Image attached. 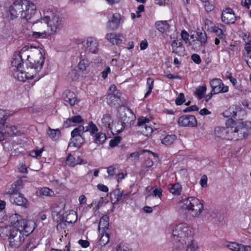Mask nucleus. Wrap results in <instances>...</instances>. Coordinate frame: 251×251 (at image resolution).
I'll return each mask as SVG.
<instances>
[{
	"instance_id": "obj_1",
	"label": "nucleus",
	"mask_w": 251,
	"mask_h": 251,
	"mask_svg": "<svg viewBox=\"0 0 251 251\" xmlns=\"http://www.w3.org/2000/svg\"><path fill=\"white\" fill-rule=\"evenodd\" d=\"M32 47H23L20 51L15 53L11 61V71L14 76L20 81L36 77L40 78L43 75H38L45 62V58L41 51L34 48L36 51L31 53Z\"/></svg>"
},
{
	"instance_id": "obj_2",
	"label": "nucleus",
	"mask_w": 251,
	"mask_h": 251,
	"mask_svg": "<svg viewBox=\"0 0 251 251\" xmlns=\"http://www.w3.org/2000/svg\"><path fill=\"white\" fill-rule=\"evenodd\" d=\"M168 231L172 233V238L174 240L180 242L182 245L192 241V228L186 224L181 223L176 226H170Z\"/></svg>"
},
{
	"instance_id": "obj_3",
	"label": "nucleus",
	"mask_w": 251,
	"mask_h": 251,
	"mask_svg": "<svg viewBox=\"0 0 251 251\" xmlns=\"http://www.w3.org/2000/svg\"><path fill=\"white\" fill-rule=\"evenodd\" d=\"M180 207L190 211L194 217H198L204 210L202 202L195 197H185L179 202Z\"/></svg>"
},
{
	"instance_id": "obj_4",
	"label": "nucleus",
	"mask_w": 251,
	"mask_h": 251,
	"mask_svg": "<svg viewBox=\"0 0 251 251\" xmlns=\"http://www.w3.org/2000/svg\"><path fill=\"white\" fill-rule=\"evenodd\" d=\"M226 127L218 126L215 128V134L219 138L228 140H238L236 128L234 126V121L232 119L226 120Z\"/></svg>"
},
{
	"instance_id": "obj_5",
	"label": "nucleus",
	"mask_w": 251,
	"mask_h": 251,
	"mask_svg": "<svg viewBox=\"0 0 251 251\" xmlns=\"http://www.w3.org/2000/svg\"><path fill=\"white\" fill-rule=\"evenodd\" d=\"M118 113L119 120L121 123L120 125L121 127L120 129L115 131L116 134L120 133L126 126L133 125L135 120V116L132 111L125 106H119Z\"/></svg>"
},
{
	"instance_id": "obj_6",
	"label": "nucleus",
	"mask_w": 251,
	"mask_h": 251,
	"mask_svg": "<svg viewBox=\"0 0 251 251\" xmlns=\"http://www.w3.org/2000/svg\"><path fill=\"white\" fill-rule=\"evenodd\" d=\"M42 20L50 29L52 33H55L62 28L63 25V18L56 12H48Z\"/></svg>"
},
{
	"instance_id": "obj_7",
	"label": "nucleus",
	"mask_w": 251,
	"mask_h": 251,
	"mask_svg": "<svg viewBox=\"0 0 251 251\" xmlns=\"http://www.w3.org/2000/svg\"><path fill=\"white\" fill-rule=\"evenodd\" d=\"M22 3L23 9L21 18L26 21L29 20L36 13V6L33 2L28 0H23Z\"/></svg>"
},
{
	"instance_id": "obj_8",
	"label": "nucleus",
	"mask_w": 251,
	"mask_h": 251,
	"mask_svg": "<svg viewBox=\"0 0 251 251\" xmlns=\"http://www.w3.org/2000/svg\"><path fill=\"white\" fill-rule=\"evenodd\" d=\"M25 236L23 232L20 229H12L10 230L9 243L12 248H18L25 240Z\"/></svg>"
},
{
	"instance_id": "obj_9",
	"label": "nucleus",
	"mask_w": 251,
	"mask_h": 251,
	"mask_svg": "<svg viewBox=\"0 0 251 251\" xmlns=\"http://www.w3.org/2000/svg\"><path fill=\"white\" fill-rule=\"evenodd\" d=\"M234 126L236 128V134L238 135V140L246 138L249 135V129L251 130V122H242L237 124L234 122Z\"/></svg>"
},
{
	"instance_id": "obj_10",
	"label": "nucleus",
	"mask_w": 251,
	"mask_h": 251,
	"mask_svg": "<svg viewBox=\"0 0 251 251\" xmlns=\"http://www.w3.org/2000/svg\"><path fill=\"white\" fill-rule=\"evenodd\" d=\"M18 223L19 226H15L13 229H20L25 236L31 233L35 228V223L33 221H26L21 218Z\"/></svg>"
},
{
	"instance_id": "obj_11",
	"label": "nucleus",
	"mask_w": 251,
	"mask_h": 251,
	"mask_svg": "<svg viewBox=\"0 0 251 251\" xmlns=\"http://www.w3.org/2000/svg\"><path fill=\"white\" fill-rule=\"evenodd\" d=\"M8 194L9 195L10 201L12 203L24 207H26L28 205L27 199L22 194L11 191H8Z\"/></svg>"
},
{
	"instance_id": "obj_12",
	"label": "nucleus",
	"mask_w": 251,
	"mask_h": 251,
	"mask_svg": "<svg viewBox=\"0 0 251 251\" xmlns=\"http://www.w3.org/2000/svg\"><path fill=\"white\" fill-rule=\"evenodd\" d=\"M210 85L214 95L226 93L228 91V87L227 86H225L222 80L219 78H214L211 80Z\"/></svg>"
},
{
	"instance_id": "obj_13",
	"label": "nucleus",
	"mask_w": 251,
	"mask_h": 251,
	"mask_svg": "<svg viewBox=\"0 0 251 251\" xmlns=\"http://www.w3.org/2000/svg\"><path fill=\"white\" fill-rule=\"evenodd\" d=\"M177 122L179 126H181L195 127L197 125L196 117L191 115H182L178 118Z\"/></svg>"
},
{
	"instance_id": "obj_14",
	"label": "nucleus",
	"mask_w": 251,
	"mask_h": 251,
	"mask_svg": "<svg viewBox=\"0 0 251 251\" xmlns=\"http://www.w3.org/2000/svg\"><path fill=\"white\" fill-rule=\"evenodd\" d=\"M23 0H16L11 6L9 10L11 19H14L22 14L23 11Z\"/></svg>"
},
{
	"instance_id": "obj_15",
	"label": "nucleus",
	"mask_w": 251,
	"mask_h": 251,
	"mask_svg": "<svg viewBox=\"0 0 251 251\" xmlns=\"http://www.w3.org/2000/svg\"><path fill=\"white\" fill-rule=\"evenodd\" d=\"M99 50V43L93 37H88L86 39L85 51L86 52L97 53Z\"/></svg>"
},
{
	"instance_id": "obj_16",
	"label": "nucleus",
	"mask_w": 251,
	"mask_h": 251,
	"mask_svg": "<svg viewBox=\"0 0 251 251\" xmlns=\"http://www.w3.org/2000/svg\"><path fill=\"white\" fill-rule=\"evenodd\" d=\"M222 21L226 24H233L236 21V17L233 11L230 8H226L222 13Z\"/></svg>"
},
{
	"instance_id": "obj_17",
	"label": "nucleus",
	"mask_w": 251,
	"mask_h": 251,
	"mask_svg": "<svg viewBox=\"0 0 251 251\" xmlns=\"http://www.w3.org/2000/svg\"><path fill=\"white\" fill-rule=\"evenodd\" d=\"M65 203L64 201H58L54 203L51 207V214L53 216H57L59 219L64 214Z\"/></svg>"
},
{
	"instance_id": "obj_18",
	"label": "nucleus",
	"mask_w": 251,
	"mask_h": 251,
	"mask_svg": "<svg viewBox=\"0 0 251 251\" xmlns=\"http://www.w3.org/2000/svg\"><path fill=\"white\" fill-rule=\"evenodd\" d=\"M121 15L117 13L114 14L110 20H109L107 27L110 30H116L119 26L120 21H121Z\"/></svg>"
},
{
	"instance_id": "obj_19",
	"label": "nucleus",
	"mask_w": 251,
	"mask_h": 251,
	"mask_svg": "<svg viewBox=\"0 0 251 251\" xmlns=\"http://www.w3.org/2000/svg\"><path fill=\"white\" fill-rule=\"evenodd\" d=\"M83 121L82 117L79 115L73 116L66 119L63 124V126L65 128L75 126L76 124L81 123Z\"/></svg>"
},
{
	"instance_id": "obj_20",
	"label": "nucleus",
	"mask_w": 251,
	"mask_h": 251,
	"mask_svg": "<svg viewBox=\"0 0 251 251\" xmlns=\"http://www.w3.org/2000/svg\"><path fill=\"white\" fill-rule=\"evenodd\" d=\"M105 39L113 45H118L122 43L123 37L121 34L110 33L106 34Z\"/></svg>"
},
{
	"instance_id": "obj_21",
	"label": "nucleus",
	"mask_w": 251,
	"mask_h": 251,
	"mask_svg": "<svg viewBox=\"0 0 251 251\" xmlns=\"http://www.w3.org/2000/svg\"><path fill=\"white\" fill-rule=\"evenodd\" d=\"M227 247L232 251H250L251 246L240 244L235 242H230L226 245Z\"/></svg>"
},
{
	"instance_id": "obj_22",
	"label": "nucleus",
	"mask_w": 251,
	"mask_h": 251,
	"mask_svg": "<svg viewBox=\"0 0 251 251\" xmlns=\"http://www.w3.org/2000/svg\"><path fill=\"white\" fill-rule=\"evenodd\" d=\"M244 113V111L241 110L239 107H229L227 110L224 113V114L225 116H227V117L229 116V117H231L232 118H236V117H238V119L239 120L240 117H239V115H240V114Z\"/></svg>"
},
{
	"instance_id": "obj_23",
	"label": "nucleus",
	"mask_w": 251,
	"mask_h": 251,
	"mask_svg": "<svg viewBox=\"0 0 251 251\" xmlns=\"http://www.w3.org/2000/svg\"><path fill=\"white\" fill-rule=\"evenodd\" d=\"M104 233H102L101 234V236L99 239L98 242V245L100 247L104 246L106 244H107L109 241V234L108 233L104 232ZM100 248L99 247L96 246L93 249V251H100Z\"/></svg>"
},
{
	"instance_id": "obj_24",
	"label": "nucleus",
	"mask_w": 251,
	"mask_h": 251,
	"mask_svg": "<svg viewBox=\"0 0 251 251\" xmlns=\"http://www.w3.org/2000/svg\"><path fill=\"white\" fill-rule=\"evenodd\" d=\"M64 99L71 106L74 105L76 101V96L74 92L70 90L65 91L64 93Z\"/></svg>"
},
{
	"instance_id": "obj_25",
	"label": "nucleus",
	"mask_w": 251,
	"mask_h": 251,
	"mask_svg": "<svg viewBox=\"0 0 251 251\" xmlns=\"http://www.w3.org/2000/svg\"><path fill=\"white\" fill-rule=\"evenodd\" d=\"M160 137L161 143L166 146L172 144L176 139V136L174 134H166L165 132Z\"/></svg>"
},
{
	"instance_id": "obj_26",
	"label": "nucleus",
	"mask_w": 251,
	"mask_h": 251,
	"mask_svg": "<svg viewBox=\"0 0 251 251\" xmlns=\"http://www.w3.org/2000/svg\"><path fill=\"white\" fill-rule=\"evenodd\" d=\"M244 49L246 51V54L243 53L245 61L251 68V40L245 44Z\"/></svg>"
},
{
	"instance_id": "obj_27",
	"label": "nucleus",
	"mask_w": 251,
	"mask_h": 251,
	"mask_svg": "<svg viewBox=\"0 0 251 251\" xmlns=\"http://www.w3.org/2000/svg\"><path fill=\"white\" fill-rule=\"evenodd\" d=\"M83 162L80 157L78 156L75 158L73 155L70 154L67 157L66 163L71 167H75L78 164H80Z\"/></svg>"
},
{
	"instance_id": "obj_28",
	"label": "nucleus",
	"mask_w": 251,
	"mask_h": 251,
	"mask_svg": "<svg viewBox=\"0 0 251 251\" xmlns=\"http://www.w3.org/2000/svg\"><path fill=\"white\" fill-rule=\"evenodd\" d=\"M77 215L75 212L73 210H70L66 212V215L61 217V219H65L66 222L69 224H73L75 223L77 220Z\"/></svg>"
},
{
	"instance_id": "obj_29",
	"label": "nucleus",
	"mask_w": 251,
	"mask_h": 251,
	"mask_svg": "<svg viewBox=\"0 0 251 251\" xmlns=\"http://www.w3.org/2000/svg\"><path fill=\"white\" fill-rule=\"evenodd\" d=\"M155 27L161 33L169 31L170 26L167 21H157L155 23Z\"/></svg>"
},
{
	"instance_id": "obj_30",
	"label": "nucleus",
	"mask_w": 251,
	"mask_h": 251,
	"mask_svg": "<svg viewBox=\"0 0 251 251\" xmlns=\"http://www.w3.org/2000/svg\"><path fill=\"white\" fill-rule=\"evenodd\" d=\"M121 96V94L119 92L108 94L106 98L108 104L111 106L115 105L120 101Z\"/></svg>"
},
{
	"instance_id": "obj_31",
	"label": "nucleus",
	"mask_w": 251,
	"mask_h": 251,
	"mask_svg": "<svg viewBox=\"0 0 251 251\" xmlns=\"http://www.w3.org/2000/svg\"><path fill=\"white\" fill-rule=\"evenodd\" d=\"M207 30L211 32L214 33L218 38L221 39V40H225L226 35L224 33L223 30L221 28L216 26H211L208 27Z\"/></svg>"
},
{
	"instance_id": "obj_32",
	"label": "nucleus",
	"mask_w": 251,
	"mask_h": 251,
	"mask_svg": "<svg viewBox=\"0 0 251 251\" xmlns=\"http://www.w3.org/2000/svg\"><path fill=\"white\" fill-rule=\"evenodd\" d=\"M112 121L111 116L108 114L103 115V117L101 120V125L106 128H108L111 130L112 133L114 134L113 131L112 130V127L111 126V124L112 123Z\"/></svg>"
},
{
	"instance_id": "obj_33",
	"label": "nucleus",
	"mask_w": 251,
	"mask_h": 251,
	"mask_svg": "<svg viewBox=\"0 0 251 251\" xmlns=\"http://www.w3.org/2000/svg\"><path fill=\"white\" fill-rule=\"evenodd\" d=\"M109 226V217L107 215L103 216L100 220L99 224V230L102 229V232H105L108 229Z\"/></svg>"
},
{
	"instance_id": "obj_34",
	"label": "nucleus",
	"mask_w": 251,
	"mask_h": 251,
	"mask_svg": "<svg viewBox=\"0 0 251 251\" xmlns=\"http://www.w3.org/2000/svg\"><path fill=\"white\" fill-rule=\"evenodd\" d=\"M10 115L8 111L0 109V129L4 128L5 122Z\"/></svg>"
},
{
	"instance_id": "obj_35",
	"label": "nucleus",
	"mask_w": 251,
	"mask_h": 251,
	"mask_svg": "<svg viewBox=\"0 0 251 251\" xmlns=\"http://www.w3.org/2000/svg\"><path fill=\"white\" fill-rule=\"evenodd\" d=\"M42 17L40 18V20H38L36 21L31 22L32 23V28L35 30H39V31H45L46 25L47 24H45V22L43 23V20H42Z\"/></svg>"
},
{
	"instance_id": "obj_36",
	"label": "nucleus",
	"mask_w": 251,
	"mask_h": 251,
	"mask_svg": "<svg viewBox=\"0 0 251 251\" xmlns=\"http://www.w3.org/2000/svg\"><path fill=\"white\" fill-rule=\"evenodd\" d=\"M85 132L89 131L90 135L93 137L96 136L97 134L99 133V129L95 124L92 121L89 122L88 125L85 127Z\"/></svg>"
},
{
	"instance_id": "obj_37",
	"label": "nucleus",
	"mask_w": 251,
	"mask_h": 251,
	"mask_svg": "<svg viewBox=\"0 0 251 251\" xmlns=\"http://www.w3.org/2000/svg\"><path fill=\"white\" fill-rule=\"evenodd\" d=\"M150 124V120L146 117H141L138 119L137 129L138 131L141 132L142 130Z\"/></svg>"
},
{
	"instance_id": "obj_38",
	"label": "nucleus",
	"mask_w": 251,
	"mask_h": 251,
	"mask_svg": "<svg viewBox=\"0 0 251 251\" xmlns=\"http://www.w3.org/2000/svg\"><path fill=\"white\" fill-rule=\"evenodd\" d=\"M169 191L172 194L175 195H179L180 194L182 190V186L178 183L171 184L169 187Z\"/></svg>"
},
{
	"instance_id": "obj_39",
	"label": "nucleus",
	"mask_w": 251,
	"mask_h": 251,
	"mask_svg": "<svg viewBox=\"0 0 251 251\" xmlns=\"http://www.w3.org/2000/svg\"><path fill=\"white\" fill-rule=\"evenodd\" d=\"M94 138V142L97 144H102L106 139L105 134L99 132Z\"/></svg>"
},
{
	"instance_id": "obj_40",
	"label": "nucleus",
	"mask_w": 251,
	"mask_h": 251,
	"mask_svg": "<svg viewBox=\"0 0 251 251\" xmlns=\"http://www.w3.org/2000/svg\"><path fill=\"white\" fill-rule=\"evenodd\" d=\"M71 140L72 142L74 143V145L75 147H79L85 142V139L82 135L72 137Z\"/></svg>"
},
{
	"instance_id": "obj_41",
	"label": "nucleus",
	"mask_w": 251,
	"mask_h": 251,
	"mask_svg": "<svg viewBox=\"0 0 251 251\" xmlns=\"http://www.w3.org/2000/svg\"><path fill=\"white\" fill-rule=\"evenodd\" d=\"M206 91V86H199L196 88V91L194 93L195 95L197 96L199 98V99H201L203 97Z\"/></svg>"
},
{
	"instance_id": "obj_42",
	"label": "nucleus",
	"mask_w": 251,
	"mask_h": 251,
	"mask_svg": "<svg viewBox=\"0 0 251 251\" xmlns=\"http://www.w3.org/2000/svg\"><path fill=\"white\" fill-rule=\"evenodd\" d=\"M22 188L23 182L21 180H18L11 185V188L9 189V191H13V192H18Z\"/></svg>"
},
{
	"instance_id": "obj_43",
	"label": "nucleus",
	"mask_w": 251,
	"mask_h": 251,
	"mask_svg": "<svg viewBox=\"0 0 251 251\" xmlns=\"http://www.w3.org/2000/svg\"><path fill=\"white\" fill-rule=\"evenodd\" d=\"M85 127L82 126H80L75 128L71 132V137L82 135L83 133L85 132Z\"/></svg>"
},
{
	"instance_id": "obj_44",
	"label": "nucleus",
	"mask_w": 251,
	"mask_h": 251,
	"mask_svg": "<svg viewBox=\"0 0 251 251\" xmlns=\"http://www.w3.org/2000/svg\"><path fill=\"white\" fill-rule=\"evenodd\" d=\"M197 35L198 36V40L200 42L201 46L204 45L207 42V37L206 33L204 31L198 32Z\"/></svg>"
},
{
	"instance_id": "obj_45",
	"label": "nucleus",
	"mask_w": 251,
	"mask_h": 251,
	"mask_svg": "<svg viewBox=\"0 0 251 251\" xmlns=\"http://www.w3.org/2000/svg\"><path fill=\"white\" fill-rule=\"evenodd\" d=\"M154 80L151 78H148L147 80V85L148 90L145 95V98H147L151 93L153 88Z\"/></svg>"
},
{
	"instance_id": "obj_46",
	"label": "nucleus",
	"mask_w": 251,
	"mask_h": 251,
	"mask_svg": "<svg viewBox=\"0 0 251 251\" xmlns=\"http://www.w3.org/2000/svg\"><path fill=\"white\" fill-rule=\"evenodd\" d=\"M153 194L149 195L147 197V199H149L151 197L153 198L154 197L160 198L161 197V196H162V191L161 189L160 188H157V187L153 188Z\"/></svg>"
},
{
	"instance_id": "obj_47",
	"label": "nucleus",
	"mask_w": 251,
	"mask_h": 251,
	"mask_svg": "<svg viewBox=\"0 0 251 251\" xmlns=\"http://www.w3.org/2000/svg\"><path fill=\"white\" fill-rule=\"evenodd\" d=\"M48 134L49 136L52 139L55 140L57 138L59 137L60 132L58 129H52L50 127L49 128V132H48Z\"/></svg>"
},
{
	"instance_id": "obj_48",
	"label": "nucleus",
	"mask_w": 251,
	"mask_h": 251,
	"mask_svg": "<svg viewBox=\"0 0 251 251\" xmlns=\"http://www.w3.org/2000/svg\"><path fill=\"white\" fill-rule=\"evenodd\" d=\"M21 216L17 213L12 214L10 216L9 220L11 224L15 227V226H19L18 223L19 219L21 218Z\"/></svg>"
},
{
	"instance_id": "obj_49",
	"label": "nucleus",
	"mask_w": 251,
	"mask_h": 251,
	"mask_svg": "<svg viewBox=\"0 0 251 251\" xmlns=\"http://www.w3.org/2000/svg\"><path fill=\"white\" fill-rule=\"evenodd\" d=\"M6 132H7L8 134L9 135V136L12 135H17L19 133V130H18L17 128L15 126H6Z\"/></svg>"
},
{
	"instance_id": "obj_50",
	"label": "nucleus",
	"mask_w": 251,
	"mask_h": 251,
	"mask_svg": "<svg viewBox=\"0 0 251 251\" xmlns=\"http://www.w3.org/2000/svg\"><path fill=\"white\" fill-rule=\"evenodd\" d=\"M172 52L178 56H183L185 54V48L182 44H179L178 47L175 49L174 51H172Z\"/></svg>"
},
{
	"instance_id": "obj_51",
	"label": "nucleus",
	"mask_w": 251,
	"mask_h": 251,
	"mask_svg": "<svg viewBox=\"0 0 251 251\" xmlns=\"http://www.w3.org/2000/svg\"><path fill=\"white\" fill-rule=\"evenodd\" d=\"M47 35L46 31H33L32 33V36L33 39H38L45 37Z\"/></svg>"
},
{
	"instance_id": "obj_52",
	"label": "nucleus",
	"mask_w": 251,
	"mask_h": 251,
	"mask_svg": "<svg viewBox=\"0 0 251 251\" xmlns=\"http://www.w3.org/2000/svg\"><path fill=\"white\" fill-rule=\"evenodd\" d=\"M39 192L40 195L45 196H51L53 193L52 191L47 187H44L40 189Z\"/></svg>"
},
{
	"instance_id": "obj_53",
	"label": "nucleus",
	"mask_w": 251,
	"mask_h": 251,
	"mask_svg": "<svg viewBox=\"0 0 251 251\" xmlns=\"http://www.w3.org/2000/svg\"><path fill=\"white\" fill-rule=\"evenodd\" d=\"M152 131L153 129L150 126V124H149V125H148L146 127H144V129L142 130V132L141 133L146 136H149L151 135Z\"/></svg>"
},
{
	"instance_id": "obj_54",
	"label": "nucleus",
	"mask_w": 251,
	"mask_h": 251,
	"mask_svg": "<svg viewBox=\"0 0 251 251\" xmlns=\"http://www.w3.org/2000/svg\"><path fill=\"white\" fill-rule=\"evenodd\" d=\"M121 138L120 136H116L113 139H111L109 142V146L111 147L117 146L121 142Z\"/></svg>"
},
{
	"instance_id": "obj_55",
	"label": "nucleus",
	"mask_w": 251,
	"mask_h": 251,
	"mask_svg": "<svg viewBox=\"0 0 251 251\" xmlns=\"http://www.w3.org/2000/svg\"><path fill=\"white\" fill-rule=\"evenodd\" d=\"M185 101L184 95L180 93L176 100V104L177 105H181Z\"/></svg>"
},
{
	"instance_id": "obj_56",
	"label": "nucleus",
	"mask_w": 251,
	"mask_h": 251,
	"mask_svg": "<svg viewBox=\"0 0 251 251\" xmlns=\"http://www.w3.org/2000/svg\"><path fill=\"white\" fill-rule=\"evenodd\" d=\"M204 216L207 219H212L216 217V213L212 209H209L204 213Z\"/></svg>"
},
{
	"instance_id": "obj_57",
	"label": "nucleus",
	"mask_w": 251,
	"mask_h": 251,
	"mask_svg": "<svg viewBox=\"0 0 251 251\" xmlns=\"http://www.w3.org/2000/svg\"><path fill=\"white\" fill-rule=\"evenodd\" d=\"M191 243L188 244L186 251H199L197 245L193 241H191Z\"/></svg>"
},
{
	"instance_id": "obj_58",
	"label": "nucleus",
	"mask_w": 251,
	"mask_h": 251,
	"mask_svg": "<svg viewBox=\"0 0 251 251\" xmlns=\"http://www.w3.org/2000/svg\"><path fill=\"white\" fill-rule=\"evenodd\" d=\"M43 151V149H42L41 150H34L31 151L30 152V155L32 157L37 158V157L41 156V154Z\"/></svg>"
},
{
	"instance_id": "obj_59",
	"label": "nucleus",
	"mask_w": 251,
	"mask_h": 251,
	"mask_svg": "<svg viewBox=\"0 0 251 251\" xmlns=\"http://www.w3.org/2000/svg\"><path fill=\"white\" fill-rule=\"evenodd\" d=\"M88 65V63L87 60H81L80 61L78 64V67L80 70L82 71H84L86 70L87 67Z\"/></svg>"
},
{
	"instance_id": "obj_60",
	"label": "nucleus",
	"mask_w": 251,
	"mask_h": 251,
	"mask_svg": "<svg viewBox=\"0 0 251 251\" xmlns=\"http://www.w3.org/2000/svg\"><path fill=\"white\" fill-rule=\"evenodd\" d=\"M153 164V161L150 157L146 159L143 163V166L146 168L151 167Z\"/></svg>"
},
{
	"instance_id": "obj_61",
	"label": "nucleus",
	"mask_w": 251,
	"mask_h": 251,
	"mask_svg": "<svg viewBox=\"0 0 251 251\" xmlns=\"http://www.w3.org/2000/svg\"><path fill=\"white\" fill-rule=\"evenodd\" d=\"M116 166V165H112L107 168V172L110 176H113L115 175V171L117 169L115 167Z\"/></svg>"
},
{
	"instance_id": "obj_62",
	"label": "nucleus",
	"mask_w": 251,
	"mask_h": 251,
	"mask_svg": "<svg viewBox=\"0 0 251 251\" xmlns=\"http://www.w3.org/2000/svg\"><path fill=\"white\" fill-rule=\"evenodd\" d=\"M192 60L197 64H199L201 62V59L199 55L197 54H193L191 56Z\"/></svg>"
},
{
	"instance_id": "obj_63",
	"label": "nucleus",
	"mask_w": 251,
	"mask_h": 251,
	"mask_svg": "<svg viewBox=\"0 0 251 251\" xmlns=\"http://www.w3.org/2000/svg\"><path fill=\"white\" fill-rule=\"evenodd\" d=\"M113 194L116 196L117 201H120L122 199L123 194L119 190H115Z\"/></svg>"
},
{
	"instance_id": "obj_64",
	"label": "nucleus",
	"mask_w": 251,
	"mask_h": 251,
	"mask_svg": "<svg viewBox=\"0 0 251 251\" xmlns=\"http://www.w3.org/2000/svg\"><path fill=\"white\" fill-rule=\"evenodd\" d=\"M4 148L7 149L8 151H12L14 148V145L12 142H5Z\"/></svg>"
}]
</instances>
